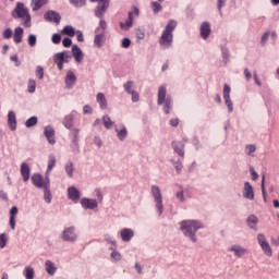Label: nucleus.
I'll return each mask as SVG.
<instances>
[{"label":"nucleus","mask_w":279,"mask_h":279,"mask_svg":"<svg viewBox=\"0 0 279 279\" xmlns=\"http://www.w3.org/2000/svg\"><path fill=\"white\" fill-rule=\"evenodd\" d=\"M180 226L184 236H189L193 243H197L195 234L197 230H202V228H204V225L197 220H183L180 222Z\"/></svg>","instance_id":"f257e3e1"},{"label":"nucleus","mask_w":279,"mask_h":279,"mask_svg":"<svg viewBox=\"0 0 279 279\" xmlns=\"http://www.w3.org/2000/svg\"><path fill=\"white\" fill-rule=\"evenodd\" d=\"M178 27L175 20H169L159 39V45L165 49H169L173 43V31Z\"/></svg>","instance_id":"f03ea898"},{"label":"nucleus","mask_w":279,"mask_h":279,"mask_svg":"<svg viewBox=\"0 0 279 279\" xmlns=\"http://www.w3.org/2000/svg\"><path fill=\"white\" fill-rule=\"evenodd\" d=\"M13 19H24V27H32V15H29V9L25 8V4L17 2L15 9L12 12Z\"/></svg>","instance_id":"7ed1b4c3"},{"label":"nucleus","mask_w":279,"mask_h":279,"mask_svg":"<svg viewBox=\"0 0 279 279\" xmlns=\"http://www.w3.org/2000/svg\"><path fill=\"white\" fill-rule=\"evenodd\" d=\"M158 106L163 105V111L166 114H169V111L171 110L173 102L171 100V97H167V87L160 86L158 89V99H157Z\"/></svg>","instance_id":"20e7f679"},{"label":"nucleus","mask_w":279,"mask_h":279,"mask_svg":"<svg viewBox=\"0 0 279 279\" xmlns=\"http://www.w3.org/2000/svg\"><path fill=\"white\" fill-rule=\"evenodd\" d=\"M31 180L34 186H36V189H47V186L51 185L49 174L47 173L45 178L39 173H35L32 175Z\"/></svg>","instance_id":"39448f33"},{"label":"nucleus","mask_w":279,"mask_h":279,"mask_svg":"<svg viewBox=\"0 0 279 279\" xmlns=\"http://www.w3.org/2000/svg\"><path fill=\"white\" fill-rule=\"evenodd\" d=\"M150 191L155 199V206L159 215H162V211L165 210V206L162 205V192H160V187L158 185H151Z\"/></svg>","instance_id":"423d86ee"},{"label":"nucleus","mask_w":279,"mask_h":279,"mask_svg":"<svg viewBox=\"0 0 279 279\" xmlns=\"http://www.w3.org/2000/svg\"><path fill=\"white\" fill-rule=\"evenodd\" d=\"M89 1H92V3H95V2L98 3L95 10V15L98 19H102L104 14H106V10H108L110 5V0H89Z\"/></svg>","instance_id":"0eeeda50"},{"label":"nucleus","mask_w":279,"mask_h":279,"mask_svg":"<svg viewBox=\"0 0 279 279\" xmlns=\"http://www.w3.org/2000/svg\"><path fill=\"white\" fill-rule=\"evenodd\" d=\"M257 242L259 247H262L264 254H266V256H272L274 252L271 251V245H269V242L267 241L265 234H257Z\"/></svg>","instance_id":"6e6552de"},{"label":"nucleus","mask_w":279,"mask_h":279,"mask_svg":"<svg viewBox=\"0 0 279 279\" xmlns=\"http://www.w3.org/2000/svg\"><path fill=\"white\" fill-rule=\"evenodd\" d=\"M62 241H68L69 243H74V241H77V233H75V227H68L63 230Z\"/></svg>","instance_id":"1a4fd4ad"},{"label":"nucleus","mask_w":279,"mask_h":279,"mask_svg":"<svg viewBox=\"0 0 279 279\" xmlns=\"http://www.w3.org/2000/svg\"><path fill=\"white\" fill-rule=\"evenodd\" d=\"M68 58V52H59L54 56V63L57 64L59 71H62L64 69V62H66Z\"/></svg>","instance_id":"9d476101"},{"label":"nucleus","mask_w":279,"mask_h":279,"mask_svg":"<svg viewBox=\"0 0 279 279\" xmlns=\"http://www.w3.org/2000/svg\"><path fill=\"white\" fill-rule=\"evenodd\" d=\"M99 27L96 28L95 37H94V45L98 48L101 49L104 47V43H106V33H99Z\"/></svg>","instance_id":"9b49d317"},{"label":"nucleus","mask_w":279,"mask_h":279,"mask_svg":"<svg viewBox=\"0 0 279 279\" xmlns=\"http://www.w3.org/2000/svg\"><path fill=\"white\" fill-rule=\"evenodd\" d=\"M44 134L50 145H56V131L51 126H46Z\"/></svg>","instance_id":"f8f14e48"},{"label":"nucleus","mask_w":279,"mask_h":279,"mask_svg":"<svg viewBox=\"0 0 279 279\" xmlns=\"http://www.w3.org/2000/svg\"><path fill=\"white\" fill-rule=\"evenodd\" d=\"M45 19L50 23H57V25H60V21L62 20V16H60L59 13L56 11H48L45 14Z\"/></svg>","instance_id":"ddd939ff"},{"label":"nucleus","mask_w":279,"mask_h":279,"mask_svg":"<svg viewBox=\"0 0 279 279\" xmlns=\"http://www.w3.org/2000/svg\"><path fill=\"white\" fill-rule=\"evenodd\" d=\"M120 236L122 239V241H124L125 243H130V241H132V239H134V230L132 229H122L120 231Z\"/></svg>","instance_id":"4468645a"},{"label":"nucleus","mask_w":279,"mask_h":279,"mask_svg":"<svg viewBox=\"0 0 279 279\" xmlns=\"http://www.w3.org/2000/svg\"><path fill=\"white\" fill-rule=\"evenodd\" d=\"M81 205L85 209L95 210V208H97V201L93 198H82Z\"/></svg>","instance_id":"2eb2a0df"},{"label":"nucleus","mask_w":279,"mask_h":279,"mask_svg":"<svg viewBox=\"0 0 279 279\" xmlns=\"http://www.w3.org/2000/svg\"><path fill=\"white\" fill-rule=\"evenodd\" d=\"M16 215H19V207L13 206L10 210V219H9L11 230H15L16 228Z\"/></svg>","instance_id":"dca6fc26"},{"label":"nucleus","mask_w":279,"mask_h":279,"mask_svg":"<svg viewBox=\"0 0 279 279\" xmlns=\"http://www.w3.org/2000/svg\"><path fill=\"white\" fill-rule=\"evenodd\" d=\"M243 196L246 199L254 201V187L252 186V184H250V182L244 183Z\"/></svg>","instance_id":"f3484780"},{"label":"nucleus","mask_w":279,"mask_h":279,"mask_svg":"<svg viewBox=\"0 0 279 279\" xmlns=\"http://www.w3.org/2000/svg\"><path fill=\"white\" fill-rule=\"evenodd\" d=\"M8 126L11 132L16 131V113L14 111H9L8 113Z\"/></svg>","instance_id":"a211bd4d"},{"label":"nucleus","mask_w":279,"mask_h":279,"mask_svg":"<svg viewBox=\"0 0 279 279\" xmlns=\"http://www.w3.org/2000/svg\"><path fill=\"white\" fill-rule=\"evenodd\" d=\"M68 197H69V199H72V202L77 204V202H80V191L76 190L75 186L69 187L68 189Z\"/></svg>","instance_id":"6ab92c4d"},{"label":"nucleus","mask_w":279,"mask_h":279,"mask_svg":"<svg viewBox=\"0 0 279 279\" xmlns=\"http://www.w3.org/2000/svg\"><path fill=\"white\" fill-rule=\"evenodd\" d=\"M210 23L203 22L201 25V38L206 40L210 36Z\"/></svg>","instance_id":"aec40b11"},{"label":"nucleus","mask_w":279,"mask_h":279,"mask_svg":"<svg viewBox=\"0 0 279 279\" xmlns=\"http://www.w3.org/2000/svg\"><path fill=\"white\" fill-rule=\"evenodd\" d=\"M32 174V170L29 169V165L23 162L21 165V175L24 180V182H28L29 181V175Z\"/></svg>","instance_id":"412c9836"},{"label":"nucleus","mask_w":279,"mask_h":279,"mask_svg":"<svg viewBox=\"0 0 279 279\" xmlns=\"http://www.w3.org/2000/svg\"><path fill=\"white\" fill-rule=\"evenodd\" d=\"M229 252H233L234 256H238V258H241V256L247 254V248H245L243 246H239V245H232L229 248Z\"/></svg>","instance_id":"4be33fe9"},{"label":"nucleus","mask_w":279,"mask_h":279,"mask_svg":"<svg viewBox=\"0 0 279 279\" xmlns=\"http://www.w3.org/2000/svg\"><path fill=\"white\" fill-rule=\"evenodd\" d=\"M72 53L75 62H82V60H84V53L82 52V49L77 47V45L72 46Z\"/></svg>","instance_id":"5701e85b"},{"label":"nucleus","mask_w":279,"mask_h":279,"mask_svg":"<svg viewBox=\"0 0 279 279\" xmlns=\"http://www.w3.org/2000/svg\"><path fill=\"white\" fill-rule=\"evenodd\" d=\"M25 32L23 31V27L19 26L14 29L13 34V40L16 45H20V43H23V34Z\"/></svg>","instance_id":"b1692460"},{"label":"nucleus","mask_w":279,"mask_h":279,"mask_svg":"<svg viewBox=\"0 0 279 279\" xmlns=\"http://www.w3.org/2000/svg\"><path fill=\"white\" fill-rule=\"evenodd\" d=\"M133 24H134V13L129 12L128 20L125 21V23L121 22L120 27L121 29L128 31L130 29V27H132Z\"/></svg>","instance_id":"393cba45"},{"label":"nucleus","mask_w":279,"mask_h":279,"mask_svg":"<svg viewBox=\"0 0 279 279\" xmlns=\"http://www.w3.org/2000/svg\"><path fill=\"white\" fill-rule=\"evenodd\" d=\"M76 77H75V73H73L72 71H69L66 73L65 76V85L68 88H71L72 86H75V82H76Z\"/></svg>","instance_id":"a878e982"},{"label":"nucleus","mask_w":279,"mask_h":279,"mask_svg":"<svg viewBox=\"0 0 279 279\" xmlns=\"http://www.w3.org/2000/svg\"><path fill=\"white\" fill-rule=\"evenodd\" d=\"M172 147L178 154V156H181V158H184V144L182 142H173Z\"/></svg>","instance_id":"bb28decb"},{"label":"nucleus","mask_w":279,"mask_h":279,"mask_svg":"<svg viewBox=\"0 0 279 279\" xmlns=\"http://www.w3.org/2000/svg\"><path fill=\"white\" fill-rule=\"evenodd\" d=\"M96 99L101 110H106L108 108V100H106V95H104V93H98Z\"/></svg>","instance_id":"cd10ccee"},{"label":"nucleus","mask_w":279,"mask_h":279,"mask_svg":"<svg viewBox=\"0 0 279 279\" xmlns=\"http://www.w3.org/2000/svg\"><path fill=\"white\" fill-rule=\"evenodd\" d=\"M46 271L49 274V276H53L56 271H58V268L51 260H46L45 263Z\"/></svg>","instance_id":"c85d7f7f"},{"label":"nucleus","mask_w":279,"mask_h":279,"mask_svg":"<svg viewBox=\"0 0 279 279\" xmlns=\"http://www.w3.org/2000/svg\"><path fill=\"white\" fill-rule=\"evenodd\" d=\"M53 167H56V156L49 155L48 166H47V171H46L47 175H49V173H51V171H53Z\"/></svg>","instance_id":"c756f323"},{"label":"nucleus","mask_w":279,"mask_h":279,"mask_svg":"<svg viewBox=\"0 0 279 279\" xmlns=\"http://www.w3.org/2000/svg\"><path fill=\"white\" fill-rule=\"evenodd\" d=\"M72 134H73L72 143H73L75 149H80V145H78V143H80V129H74L72 131Z\"/></svg>","instance_id":"7c9ffc66"},{"label":"nucleus","mask_w":279,"mask_h":279,"mask_svg":"<svg viewBox=\"0 0 279 279\" xmlns=\"http://www.w3.org/2000/svg\"><path fill=\"white\" fill-rule=\"evenodd\" d=\"M47 1L48 0H32V8H33L34 12L40 10V8H43V5H47Z\"/></svg>","instance_id":"2f4dec72"},{"label":"nucleus","mask_w":279,"mask_h":279,"mask_svg":"<svg viewBox=\"0 0 279 279\" xmlns=\"http://www.w3.org/2000/svg\"><path fill=\"white\" fill-rule=\"evenodd\" d=\"M73 114H68L65 116V118L63 119V125L68 129L71 130V128H73Z\"/></svg>","instance_id":"473e14b6"},{"label":"nucleus","mask_w":279,"mask_h":279,"mask_svg":"<svg viewBox=\"0 0 279 279\" xmlns=\"http://www.w3.org/2000/svg\"><path fill=\"white\" fill-rule=\"evenodd\" d=\"M44 199L47 204H51V185L44 187Z\"/></svg>","instance_id":"72a5a7b5"},{"label":"nucleus","mask_w":279,"mask_h":279,"mask_svg":"<svg viewBox=\"0 0 279 279\" xmlns=\"http://www.w3.org/2000/svg\"><path fill=\"white\" fill-rule=\"evenodd\" d=\"M150 8L154 12V14H158V12H162V4H160V1H151L150 2Z\"/></svg>","instance_id":"f704fd0d"},{"label":"nucleus","mask_w":279,"mask_h":279,"mask_svg":"<svg viewBox=\"0 0 279 279\" xmlns=\"http://www.w3.org/2000/svg\"><path fill=\"white\" fill-rule=\"evenodd\" d=\"M61 33L65 34V36H70L71 38H73V36H75V28H73V26L71 25H68L63 28Z\"/></svg>","instance_id":"c9c22d12"},{"label":"nucleus","mask_w":279,"mask_h":279,"mask_svg":"<svg viewBox=\"0 0 279 279\" xmlns=\"http://www.w3.org/2000/svg\"><path fill=\"white\" fill-rule=\"evenodd\" d=\"M247 223H248L250 228H255V226L258 225V217H256L255 215L248 216Z\"/></svg>","instance_id":"e433bc0d"},{"label":"nucleus","mask_w":279,"mask_h":279,"mask_svg":"<svg viewBox=\"0 0 279 279\" xmlns=\"http://www.w3.org/2000/svg\"><path fill=\"white\" fill-rule=\"evenodd\" d=\"M117 132V136L120 141H125V138L128 137V129L123 128L120 131L116 130Z\"/></svg>","instance_id":"4c0bfd02"},{"label":"nucleus","mask_w":279,"mask_h":279,"mask_svg":"<svg viewBox=\"0 0 279 279\" xmlns=\"http://www.w3.org/2000/svg\"><path fill=\"white\" fill-rule=\"evenodd\" d=\"M102 123L107 130H110V128H112V125H114V122H112V120L108 116L102 117Z\"/></svg>","instance_id":"58836bf2"},{"label":"nucleus","mask_w":279,"mask_h":279,"mask_svg":"<svg viewBox=\"0 0 279 279\" xmlns=\"http://www.w3.org/2000/svg\"><path fill=\"white\" fill-rule=\"evenodd\" d=\"M24 276H25L26 279H34V276H35L34 268L27 266L24 269Z\"/></svg>","instance_id":"ea45409f"},{"label":"nucleus","mask_w":279,"mask_h":279,"mask_svg":"<svg viewBox=\"0 0 279 279\" xmlns=\"http://www.w3.org/2000/svg\"><path fill=\"white\" fill-rule=\"evenodd\" d=\"M73 171H75V168L73 167V162L69 161L65 165V172L69 175V178H73Z\"/></svg>","instance_id":"a19ab883"},{"label":"nucleus","mask_w":279,"mask_h":279,"mask_svg":"<svg viewBox=\"0 0 279 279\" xmlns=\"http://www.w3.org/2000/svg\"><path fill=\"white\" fill-rule=\"evenodd\" d=\"M38 123L37 117H31L28 120H26L25 125L26 128H34Z\"/></svg>","instance_id":"79ce46f5"},{"label":"nucleus","mask_w":279,"mask_h":279,"mask_svg":"<svg viewBox=\"0 0 279 279\" xmlns=\"http://www.w3.org/2000/svg\"><path fill=\"white\" fill-rule=\"evenodd\" d=\"M27 92L28 93H36V81H34L32 78L28 80Z\"/></svg>","instance_id":"37998d69"},{"label":"nucleus","mask_w":279,"mask_h":279,"mask_svg":"<svg viewBox=\"0 0 279 279\" xmlns=\"http://www.w3.org/2000/svg\"><path fill=\"white\" fill-rule=\"evenodd\" d=\"M70 3L75 8H82L83 5H86V0H70Z\"/></svg>","instance_id":"c03bdc74"},{"label":"nucleus","mask_w":279,"mask_h":279,"mask_svg":"<svg viewBox=\"0 0 279 279\" xmlns=\"http://www.w3.org/2000/svg\"><path fill=\"white\" fill-rule=\"evenodd\" d=\"M8 245V236L5 233L0 234V248L3 250Z\"/></svg>","instance_id":"a18cd8bd"},{"label":"nucleus","mask_w":279,"mask_h":279,"mask_svg":"<svg viewBox=\"0 0 279 279\" xmlns=\"http://www.w3.org/2000/svg\"><path fill=\"white\" fill-rule=\"evenodd\" d=\"M230 85L225 84L223 86V99H229L230 98V93H231Z\"/></svg>","instance_id":"49530a36"},{"label":"nucleus","mask_w":279,"mask_h":279,"mask_svg":"<svg viewBox=\"0 0 279 279\" xmlns=\"http://www.w3.org/2000/svg\"><path fill=\"white\" fill-rule=\"evenodd\" d=\"M225 104L228 107L229 112H232L234 110V104L232 102V99L225 98Z\"/></svg>","instance_id":"de8ad7c7"},{"label":"nucleus","mask_w":279,"mask_h":279,"mask_svg":"<svg viewBox=\"0 0 279 279\" xmlns=\"http://www.w3.org/2000/svg\"><path fill=\"white\" fill-rule=\"evenodd\" d=\"M51 40L53 45H60L62 43V36L60 34H53Z\"/></svg>","instance_id":"09e8293b"},{"label":"nucleus","mask_w":279,"mask_h":279,"mask_svg":"<svg viewBox=\"0 0 279 279\" xmlns=\"http://www.w3.org/2000/svg\"><path fill=\"white\" fill-rule=\"evenodd\" d=\"M132 88H134V82L129 81L126 84H124V90L130 95L132 93Z\"/></svg>","instance_id":"8fccbe9b"},{"label":"nucleus","mask_w":279,"mask_h":279,"mask_svg":"<svg viewBox=\"0 0 279 279\" xmlns=\"http://www.w3.org/2000/svg\"><path fill=\"white\" fill-rule=\"evenodd\" d=\"M36 76L39 80H43V77H45V70L43 69V66L38 65L36 69Z\"/></svg>","instance_id":"3c124183"},{"label":"nucleus","mask_w":279,"mask_h":279,"mask_svg":"<svg viewBox=\"0 0 279 279\" xmlns=\"http://www.w3.org/2000/svg\"><path fill=\"white\" fill-rule=\"evenodd\" d=\"M37 38L36 35L28 36V45L29 47H36Z\"/></svg>","instance_id":"603ef678"},{"label":"nucleus","mask_w":279,"mask_h":279,"mask_svg":"<svg viewBox=\"0 0 279 279\" xmlns=\"http://www.w3.org/2000/svg\"><path fill=\"white\" fill-rule=\"evenodd\" d=\"M245 151H246L247 156H250V155L254 154V151H256V146L252 145V144L246 145Z\"/></svg>","instance_id":"864d4df0"},{"label":"nucleus","mask_w":279,"mask_h":279,"mask_svg":"<svg viewBox=\"0 0 279 279\" xmlns=\"http://www.w3.org/2000/svg\"><path fill=\"white\" fill-rule=\"evenodd\" d=\"M262 193L264 202H267V192L265 191V175L262 177Z\"/></svg>","instance_id":"5fc2aeb1"},{"label":"nucleus","mask_w":279,"mask_h":279,"mask_svg":"<svg viewBox=\"0 0 279 279\" xmlns=\"http://www.w3.org/2000/svg\"><path fill=\"white\" fill-rule=\"evenodd\" d=\"M130 45H132V40H130V38H124L122 40V47L123 49H130Z\"/></svg>","instance_id":"6e6d98bb"},{"label":"nucleus","mask_w":279,"mask_h":279,"mask_svg":"<svg viewBox=\"0 0 279 279\" xmlns=\"http://www.w3.org/2000/svg\"><path fill=\"white\" fill-rule=\"evenodd\" d=\"M135 34L138 40H143V38H145V32H143L141 28L136 29Z\"/></svg>","instance_id":"4d7b16f0"},{"label":"nucleus","mask_w":279,"mask_h":279,"mask_svg":"<svg viewBox=\"0 0 279 279\" xmlns=\"http://www.w3.org/2000/svg\"><path fill=\"white\" fill-rule=\"evenodd\" d=\"M62 45H63V47L69 48L73 45V41L71 40V38L65 37L62 41Z\"/></svg>","instance_id":"13d9d810"},{"label":"nucleus","mask_w":279,"mask_h":279,"mask_svg":"<svg viewBox=\"0 0 279 279\" xmlns=\"http://www.w3.org/2000/svg\"><path fill=\"white\" fill-rule=\"evenodd\" d=\"M173 166H174V168H175V171H177V173H181L182 172V163L180 162V161H175L174 163H173Z\"/></svg>","instance_id":"bf43d9fd"},{"label":"nucleus","mask_w":279,"mask_h":279,"mask_svg":"<svg viewBox=\"0 0 279 279\" xmlns=\"http://www.w3.org/2000/svg\"><path fill=\"white\" fill-rule=\"evenodd\" d=\"M99 25H100V28H101L100 33L106 34V27H108V24L106 23V21L100 20Z\"/></svg>","instance_id":"052dcab7"},{"label":"nucleus","mask_w":279,"mask_h":279,"mask_svg":"<svg viewBox=\"0 0 279 279\" xmlns=\"http://www.w3.org/2000/svg\"><path fill=\"white\" fill-rule=\"evenodd\" d=\"M130 95H131V97H132V101H133V102L138 101L140 96H138V93H136V90H132V93H131Z\"/></svg>","instance_id":"680f3d73"},{"label":"nucleus","mask_w":279,"mask_h":279,"mask_svg":"<svg viewBox=\"0 0 279 279\" xmlns=\"http://www.w3.org/2000/svg\"><path fill=\"white\" fill-rule=\"evenodd\" d=\"M3 37L7 39L12 38V29L11 28H7L3 33Z\"/></svg>","instance_id":"e2e57ef3"},{"label":"nucleus","mask_w":279,"mask_h":279,"mask_svg":"<svg viewBox=\"0 0 279 279\" xmlns=\"http://www.w3.org/2000/svg\"><path fill=\"white\" fill-rule=\"evenodd\" d=\"M76 38H77L78 43H84V33H82V31H77Z\"/></svg>","instance_id":"0e129e2a"},{"label":"nucleus","mask_w":279,"mask_h":279,"mask_svg":"<svg viewBox=\"0 0 279 279\" xmlns=\"http://www.w3.org/2000/svg\"><path fill=\"white\" fill-rule=\"evenodd\" d=\"M95 193L98 202H104V195L101 194V190L97 189Z\"/></svg>","instance_id":"69168bd1"},{"label":"nucleus","mask_w":279,"mask_h":279,"mask_svg":"<svg viewBox=\"0 0 279 279\" xmlns=\"http://www.w3.org/2000/svg\"><path fill=\"white\" fill-rule=\"evenodd\" d=\"M111 258H113V260H121V254L119 252H112Z\"/></svg>","instance_id":"338daca9"},{"label":"nucleus","mask_w":279,"mask_h":279,"mask_svg":"<svg viewBox=\"0 0 279 279\" xmlns=\"http://www.w3.org/2000/svg\"><path fill=\"white\" fill-rule=\"evenodd\" d=\"M228 0H218V10L221 13V8H223L226 5V2Z\"/></svg>","instance_id":"774afa93"}]
</instances>
